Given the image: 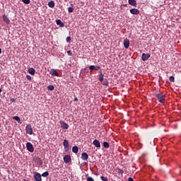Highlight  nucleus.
<instances>
[{
	"label": "nucleus",
	"instance_id": "f257e3e1",
	"mask_svg": "<svg viewBox=\"0 0 181 181\" xmlns=\"http://www.w3.org/2000/svg\"><path fill=\"white\" fill-rule=\"evenodd\" d=\"M156 97L158 101H159V103H161V104H163V105H165L166 95H165V94H163V93H160L158 94H156Z\"/></svg>",
	"mask_w": 181,
	"mask_h": 181
},
{
	"label": "nucleus",
	"instance_id": "f03ea898",
	"mask_svg": "<svg viewBox=\"0 0 181 181\" xmlns=\"http://www.w3.org/2000/svg\"><path fill=\"white\" fill-rule=\"evenodd\" d=\"M63 146L64 148L65 152H69L70 151V144L67 139H64L63 141Z\"/></svg>",
	"mask_w": 181,
	"mask_h": 181
},
{
	"label": "nucleus",
	"instance_id": "7ed1b4c3",
	"mask_svg": "<svg viewBox=\"0 0 181 181\" xmlns=\"http://www.w3.org/2000/svg\"><path fill=\"white\" fill-rule=\"evenodd\" d=\"M26 148L28 152H34L35 151V148H33V144H32V143L30 142H28L26 144Z\"/></svg>",
	"mask_w": 181,
	"mask_h": 181
},
{
	"label": "nucleus",
	"instance_id": "20e7f679",
	"mask_svg": "<svg viewBox=\"0 0 181 181\" xmlns=\"http://www.w3.org/2000/svg\"><path fill=\"white\" fill-rule=\"evenodd\" d=\"M25 131L29 135H32L33 134V129H32V126L30 124H27Z\"/></svg>",
	"mask_w": 181,
	"mask_h": 181
},
{
	"label": "nucleus",
	"instance_id": "39448f33",
	"mask_svg": "<svg viewBox=\"0 0 181 181\" xmlns=\"http://www.w3.org/2000/svg\"><path fill=\"white\" fill-rule=\"evenodd\" d=\"M61 124V127L62 128H63V129H69V124L67 123H66L64 121L61 120L60 122Z\"/></svg>",
	"mask_w": 181,
	"mask_h": 181
},
{
	"label": "nucleus",
	"instance_id": "423d86ee",
	"mask_svg": "<svg viewBox=\"0 0 181 181\" xmlns=\"http://www.w3.org/2000/svg\"><path fill=\"white\" fill-rule=\"evenodd\" d=\"M64 162L65 163H70V162H71V156H70V155H66L64 157Z\"/></svg>",
	"mask_w": 181,
	"mask_h": 181
},
{
	"label": "nucleus",
	"instance_id": "0eeeda50",
	"mask_svg": "<svg viewBox=\"0 0 181 181\" xmlns=\"http://www.w3.org/2000/svg\"><path fill=\"white\" fill-rule=\"evenodd\" d=\"M149 57H151L150 54L143 53L142 56H141V60H143V62H146V60H148V59H149Z\"/></svg>",
	"mask_w": 181,
	"mask_h": 181
},
{
	"label": "nucleus",
	"instance_id": "6e6552de",
	"mask_svg": "<svg viewBox=\"0 0 181 181\" xmlns=\"http://www.w3.org/2000/svg\"><path fill=\"white\" fill-rule=\"evenodd\" d=\"M34 179L35 181H42V175H40V173H37L34 175Z\"/></svg>",
	"mask_w": 181,
	"mask_h": 181
},
{
	"label": "nucleus",
	"instance_id": "1a4fd4ad",
	"mask_svg": "<svg viewBox=\"0 0 181 181\" xmlns=\"http://www.w3.org/2000/svg\"><path fill=\"white\" fill-rule=\"evenodd\" d=\"M123 45L125 49H128V47H129V40H128V38L124 39L123 41Z\"/></svg>",
	"mask_w": 181,
	"mask_h": 181
},
{
	"label": "nucleus",
	"instance_id": "9d476101",
	"mask_svg": "<svg viewBox=\"0 0 181 181\" xmlns=\"http://www.w3.org/2000/svg\"><path fill=\"white\" fill-rule=\"evenodd\" d=\"M130 13L132 15H139V10L138 8H132L130 9Z\"/></svg>",
	"mask_w": 181,
	"mask_h": 181
},
{
	"label": "nucleus",
	"instance_id": "9b49d317",
	"mask_svg": "<svg viewBox=\"0 0 181 181\" xmlns=\"http://www.w3.org/2000/svg\"><path fill=\"white\" fill-rule=\"evenodd\" d=\"M93 144L96 148H101V144H100V141L95 139Z\"/></svg>",
	"mask_w": 181,
	"mask_h": 181
},
{
	"label": "nucleus",
	"instance_id": "f8f14e48",
	"mask_svg": "<svg viewBox=\"0 0 181 181\" xmlns=\"http://www.w3.org/2000/svg\"><path fill=\"white\" fill-rule=\"evenodd\" d=\"M49 73L52 76H55L56 77H59V72H57V71H56V69H51Z\"/></svg>",
	"mask_w": 181,
	"mask_h": 181
},
{
	"label": "nucleus",
	"instance_id": "ddd939ff",
	"mask_svg": "<svg viewBox=\"0 0 181 181\" xmlns=\"http://www.w3.org/2000/svg\"><path fill=\"white\" fill-rule=\"evenodd\" d=\"M81 159H82V160H88V154H87V153H82Z\"/></svg>",
	"mask_w": 181,
	"mask_h": 181
},
{
	"label": "nucleus",
	"instance_id": "4468645a",
	"mask_svg": "<svg viewBox=\"0 0 181 181\" xmlns=\"http://www.w3.org/2000/svg\"><path fill=\"white\" fill-rule=\"evenodd\" d=\"M100 69H101V68L100 67V66L90 65V66H89V69H90V70H96V71H98V70H100Z\"/></svg>",
	"mask_w": 181,
	"mask_h": 181
},
{
	"label": "nucleus",
	"instance_id": "2eb2a0df",
	"mask_svg": "<svg viewBox=\"0 0 181 181\" xmlns=\"http://www.w3.org/2000/svg\"><path fill=\"white\" fill-rule=\"evenodd\" d=\"M56 23H57V25L60 26V28H64V23L62 22L61 20H57Z\"/></svg>",
	"mask_w": 181,
	"mask_h": 181
},
{
	"label": "nucleus",
	"instance_id": "dca6fc26",
	"mask_svg": "<svg viewBox=\"0 0 181 181\" xmlns=\"http://www.w3.org/2000/svg\"><path fill=\"white\" fill-rule=\"evenodd\" d=\"M3 21H4V22H6V23H11V21L9 20L8 16H6V15H5V14L3 16Z\"/></svg>",
	"mask_w": 181,
	"mask_h": 181
},
{
	"label": "nucleus",
	"instance_id": "f3484780",
	"mask_svg": "<svg viewBox=\"0 0 181 181\" xmlns=\"http://www.w3.org/2000/svg\"><path fill=\"white\" fill-rule=\"evenodd\" d=\"M36 72V71L35 70L34 68H29L28 69V73L30 74H31V76H35V73Z\"/></svg>",
	"mask_w": 181,
	"mask_h": 181
},
{
	"label": "nucleus",
	"instance_id": "a211bd4d",
	"mask_svg": "<svg viewBox=\"0 0 181 181\" xmlns=\"http://www.w3.org/2000/svg\"><path fill=\"white\" fill-rule=\"evenodd\" d=\"M129 4L132 6H136V0H129Z\"/></svg>",
	"mask_w": 181,
	"mask_h": 181
},
{
	"label": "nucleus",
	"instance_id": "6ab92c4d",
	"mask_svg": "<svg viewBox=\"0 0 181 181\" xmlns=\"http://www.w3.org/2000/svg\"><path fill=\"white\" fill-rule=\"evenodd\" d=\"M72 152H74V153H78V147L77 146H73Z\"/></svg>",
	"mask_w": 181,
	"mask_h": 181
},
{
	"label": "nucleus",
	"instance_id": "aec40b11",
	"mask_svg": "<svg viewBox=\"0 0 181 181\" xmlns=\"http://www.w3.org/2000/svg\"><path fill=\"white\" fill-rule=\"evenodd\" d=\"M98 77L99 81H100V83H103V81H104V74H99Z\"/></svg>",
	"mask_w": 181,
	"mask_h": 181
},
{
	"label": "nucleus",
	"instance_id": "412c9836",
	"mask_svg": "<svg viewBox=\"0 0 181 181\" xmlns=\"http://www.w3.org/2000/svg\"><path fill=\"white\" fill-rule=\"evenodd\" d=\"M101 83L103 84V86H106L107 87H108V86H109V83L107 79H103V81L101 82Z\"/></svg>",
	"mask_w": 181,
	"mask_h": 181
},
{
	"label": "nucleus",
	"instance_id": "4be33fe9",
	"mask_svg": "<svg viewBox=\"0 0 181 181\" xmlns=\"http://www.w3.org/2000/svg\"><path fill=\"white\" fill-rule=\"evenodd\" d=\"M48 6L49 8H54V1H50L49 3H48Z\"/></svg>",
	"mask_w": 181,
	"mask_h": 181
},
{
	"label": "nucleus",
	"instance_id": "5701e85b",
	"mask_svg": "<svg viewBox=\"0 0 181 181\" xmlns=\"http://www.w3.org/2000/svg\"><path fill=\"white\" fill-rule=\"evenodd\" d=\"M13 119H15L16 121H17V122H18V124H21V118H20L19 117H18V116H14V117H13Z\"/></svg>",
	"mask_w": 181,
	"mask_h": 181
},
{
	"label": "nucleus",
	"instance_id": "b1692460",
	"mask_svg": "<svg viewBox=\"0 0 181 181\" xmlns=\"http://www.w3.org/2000/svg\"><path fill=\"white\" fill-rule=\"evenodd\" d=\"M103 146L104 148H105L106 149H108V148H110V143L107 142V141H104L103 142Z\"/></svg>",
	"mask_w": 181,
	"mask_h": 181
},
{
	"label": "nucleus",
	"instance_id": "393cba45",
	"mask_svg": "<svg viewBox=\"0 0 181 181\" xmlns=\"http://www.w3.org/2000/svg\"><path fill=\"white\" fill-rule=\"evenodd\" d=\"M47 89L49 91H53V90H54V86H53V85H49V86H47Z\"/></svg>",
	"mask_w": 181,
	"mask_h": 181
},
{
	"label": "nucleus",
	"instance_id": "a878e982",
	"mask_svg": "<svg viewBox=\"0 0 181 181\" xmlns=\"http://www.w3.org/2000/svg\"><path fill=\"white\" fill-rule=\"evenodd\" d=\"M42 177H47L49 176V172L46 171L42 174Z\"/></svg>",
	"mask_w": 181,
	"mask_h": 181
},
{
	"label": "nucleus",
	"instance_id": "bb28decb",
	"mask_svg": "<svg viewBox=\"0 0 181 181\" xmlns=\"http://www.w3.org/2000/svg\"><path fill=\"white\" fill-rule=\"evenodd\" d=\"M68 12H69V13H71L74 12V8L69 7L68 8Z\"/></svg>",
	"mask_w": 181,
	"mask_h": 181
},
{
	"label": "nucleus",
	"instance_id": "cd10ccee",
	"mask_svg": "<svg viewBox=\"0 0 181 181\" xmlns=\"http://www.w3.org/2000/svg\"><path fill=\"white\" fill-rule=\"evenodd\" d=\"M22 2L25 4V5H29V4H30V0H22Z\"/></svg>",
	"mask_w": 181,
	"mask_h": 181
},
{
	"label": "nucleus",
	"instance_id": "c85d7f7f",
	"mask_svg": "<svg viewBox=\"0 0 181 181\" xmlns=\"http://www.w3.org/2000/svg\"><path fill=\"white\" fill-rule=\"evenodd\" d=\"M169 80L170 81H171V83H175V76H170Z\"/></svg>",
	"mask_w": 181,
	"mask_h": 181
},
{
	"label": "nucleus",
	"instance_id": "c756f323",
	"mask_svg": "<svg viewBox=\"0 0 181 181\" xmlns=\"http://www.w3.org/2000/svg\"><path fill=\"white\" fill-rule=\"evenodd\" d=\"M117 173H120V175H123L124 170H121V168H117Z\"/></svg>",
	"mask_w": 181,
	"mask_h": 181
},
{
	"label": "nucleus",
	"instance_id": "7c9ffc66",
	"mask_svg": "<svg viewBox=\"0 0 181 181\" xmlns=\"http://www.w3.org/2000/svg\"><path fill=\"white\" fill-rule=\"evenodd\" d=\"M100 179L103 181H108V178H107V177L101 176Z\"/></svg>",
	"mask_w": 181,
	"mask_h": 181
},
{
	"label": "nucleus",
	"instance_id": "2f4dec72",
	"mask_svg": "<svg viewBox=\"0 0 181 181\" xmlns=\"http://www.w3.org/2000/svg\"><path fill=\"white\" fill-rule=\"evenodd\" d=\"M66 41L67 43H70L71 42V37H67Z\"/></svg>",
	"mask_w": 181,
	"mask_h": 181
},
{
	"label": "nucleus",
	"instance_id": "473e14b6",
	"mask_svg": "<svg viewBox=\"0 0 181 181\" xmlns=\"http://www.w3.org/2000/svg\"><path fill=\"white\" fill-rule=\"evenodd\" d=\"M26 78L27 80L31 81H32V76L30 75H26Z\"/></svg>",
	"mask_w": 181,
	"mask_h": 181
},
{
	"label": "nucleus",
	"instance_id": "72a5a7b5",
	"mask_svg": "<svg viewBox=\"0 0 181 181\" xmlns=\"http://www.w3.org/2000/svg\"><path fill=\"white\" fill-rule=\"evenodd\" d=\"M87 181H94V178L91 177H87Z\"/></svg>",
	"mask_w": 181,
	"mask_h": 181
},
{
	"label": "nucleus",
	"instance_id": "f704fd0d",
	"mask_svg": "<svg viewBox=\"0 0 181 181\" xmlns=\"http://www.w3.org/2000/svg\"><path fill=\"white\" fill-rule=\"evenodd\" d=\"M67 54L68 56H71V50L67 51Z\"/></svg>",
	"mask_w": 181,
	"mask_h": 181
},
{
	"label": "nucleus",
	"instance_id": "c9c22d12",
	"mask_svg": "<svg viewBox=\"0 0 181 181\" xmlns=\"http://www.w3.org/2000/svg\"><path fill=\"white\" fill-rule=\"evenodd\" d=\"M128 181H134V178H132V177H129V178H128Z\"/></svg>",
	"mask_w": 181,
	"mask_h": 181
},
{
	"label": "nucleus",
	"instance_id": "e433bc0d",
	"mask_svg": "<svg viewBox=\"0 0 181 181\" xmlns=\"http://www.w3.org/2000/svg\"><path fill=\"white\" fill-rule=\"evenodd\" d=\"M74 101H78V98H75L74 99Z\"/></svg>",
	"mask_w": 181,
	"mask_h": 181
},
{
	"label": "nucleus",
	"instance_id": "4c0bfd02",
	"mask_svg": "<svg viewBox=\"0 0 181 181\" xmlns=\"http://www.w3.org/2000/svg\"><path fill=\"white\" fill-rule=\"evenodd\" d=\"M99 74H103V71H100Z\"/></svg>",
	"mask_w": 181,
	"mask_h": 181
},
{
	"label": "nucleus",
	"instance_id": "58836bf2",
	"mask_svg": "<svg viewBox=\"0 0 181 181\" xmlns=\"http://www.w3.org/2000/svg\"><path fill=\"white\" fill-rule=\"evenodd\" d=\"M1 93H2V90L0 88V97H1Z\"/></svg>",
	"mask_w": 181,
	"mask_h": 181
},
{
	"label": "nucleus",
	"instance_id": "ea45409f",
	"mask_svg": "<svg viewBox=\"0 0 181 181\" xmlns=\"http://www.w3.org/2000/svg\"><path fill=\"white\" fill-rule=\"evenodd\" d=\"M95 176H98V173H95Z\"/></svg>",
	"mask_w": 181,
	"mask_h": 181
},
{
	"label": "nucleus",
	"instance_id": "a19ab883",
	"mask_svg": "<svg viewBox=\"0 0 181 181\" xmlns=\"http://www.w3.org/2000/svg\"><path fill=\"white\" fill-rule=\"evenodd\" d=\"M2 53V49L0 48V54Z\"/></svg>",
	"mask_w": 181,
	"mask_h": 181
},
{
	"label": "nucleus",
	"instance_id": "79ce46f5",
	"mask_svg": "<svg viewBox=\"0 0 181 181\" xmlns=\"http://www.w3.org/2000/svg\"><path fill=\"white\" fill-rule=\"evenodd\" d=\"M71 6H73V4H71Z\"/></svg>",
	"mask_w": 181,
	"mask_h": 181
}]
</instances>
